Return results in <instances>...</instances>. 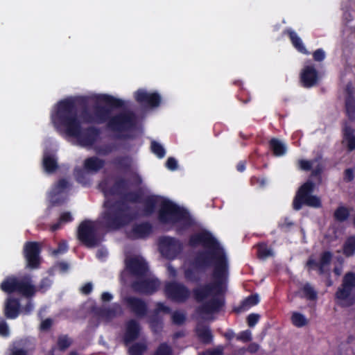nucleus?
<instances>
[{"label": "nucleus", "mask_w": 355, "mask_h": 355, "mask_svg": "<svg viewBox=\"0 0 355 355\" xmlns=\"http://www.w3.org/2000/svg\"><path fill=\"white\" fill-rule=\"evenodd\" d=\"M189 244L191 247L201 245L205 250L196 252L184 269V277L187 282L198 283L201 280V275L207 268L213 267V282L202 284L192 291L196 301L202 302L214 294L223 292L229 275L228 259L223 248L208 231L192 234Z\"/></svg>", "instance_id": "nucleus-1"}, {"label": "nucleus", "mask_w": 355, "mask_h": 355, "mask_svg": "<svg viewBox=\"0 0 355 355\" xmlns=\"http://www.w3.org/2000/svg\"><path fill=\"white\" fill-rule=\"evenodd\" d=\"M77 101L73 98L60 101L51 119L57 128H63L67 136L76 138L81 146H92L99 137L101 131L94 126L82 128L78 115Z\"/></svg>", "instance_id": "nucleus-2"}, {"label": "nucleus", "mask_w": 355, "mask_h": 355, "mask_svg": "<svg viewBox=\"0 0 355 355\" xmlns=\"http://www.w3.org/2000/svg\"><path fill=\"white\" fill-rule=\"evenodd\" d=\"M144 195L141 190L124 193L122 200L105 201V210L101 215V225L108 230H118L129 225L137 218L128 202L141 203Z\"/></svg>", "instance_id": "nucleus-3"}, {"label": "nucleus", "mask_w": 355, "mask_h": 355, "mask_svg": "<svg viewBox=\"0 0 355 355\" xmlns=\"http://www.w3.org/2000/svg\"><path fill=\"white\" fill-rule=\"evenodd\" d=\"M158 220L162 224L181 223L184 228L191 227L194 222L189 212L173 201L164 199L159 205Z\"/></svg>", "instance_id": "nucleus-4"}, {"label": "nucleus", "mask_w": 355, "mask_h": 355, "mask_svg": "<svg viewBox=\"0 0 355 355\" xmlns=\"http://www.w3.org/2000/svg\"><path fill=\"white\" fill-rule=\"evenodd\" d=\"M100 101L105 103L107 105H95L94 106V115L95 124H108L112 116L113 109H119L125 106V102L122 99L117 98L108 94H103L98 97Z\"/></svg>", "instance_id": "nucleus-5"}, {"label": "nucleus", "mask_w": 355, "mask_h": 355, "mask_svg": "<svg viewBox=\"0 0 355 355\" xmlns=\"http://www.w3.org/2000/svg\"><path fill=\"white\" fill-rule=\"evenodd\" d=\"M77 239L87 248H96L102 242L96 222L89 219L83 220L78 225Z\"/></svg>", "instance_id": "nucleus-6"}, {"label": "nucleus", "mask_w": 355, "mask_h": 355, "mask_svg": "<svg viewBox=\"0 0 355 355\" xmlns=\"http://www.w3.org/2000/svg\"><path fill=\"white\" fill-rule=\"evenodd\" d=\"M314 188L315 184L310 180L306 181L299 188L293 201V208L295 210L301 209L303 205L315 208L322 206L320 199L312 195Z\"/></svg>", "instance_id": "nucleus-7"}, {"label": "nucleus", "mask_w": 355, "mask_h": 355, "mask_svg": "<svg viewBox=\"0 0 355 355\" xmlns=\"http://www.w3.org/2000/svg\"><path fill=\"white\" fill-rule=\"evenodd\" d=\"M136 121V115L132 111H123L111 116L107 128L113 132L121 133L132 130Z\"/></svg>", "instance_id": "nucleus-8"}, {"label": "nucleus", "mask_w": 355, "mask_h": 355, "mask_svg": "<svg viewBox=\"0 0 355 355\" xmlns=\"http://www.w3.org/2000/svg\"><path fill=\"white\" fill-rule=\"evenodd\" d=\"M164 294L172 302L184 303L190 297L189 289L183 284L177 282H166L164 286Z\"/></svg>", "instance_id": "nucleus-9"}, {"label": "nucleus", "mask_w": 355, "mask_h": 355, "mask_svg": "<svg viewBox=\"0 0 355 355\" xmlns=\"http://www.w3.org/2000/svg\"><path fill=\"white\" fill-rule=\"evenodd\" d=\"M353 289H355V273L348 272L343 276L342 284L335 293L336 299L342 302H347V306L352 305L354 299L350 296Z\"/></svg>", "instance_id": "nucleus-10"}, {"label": "nucleus", "mask_w": 355, "mask_h": 355, "mask_svg": "<svg viewBox=\"0 0 355 355\" xmlns=\"http://www.w3.org/2000/svg\"><path fill=\"white\" fill-rule=\"evenodd\" d=\"M159 248L161 254L168 259H175L182 251V242L173 237L164 236L159 239Z\"/></svg>", "instance_id": "nucleus-11"}, {"label": "nucleus", "mask_w": 355, "mask_h": 355, "mask_svg": "<svg viewBox=\"0 0 355 355\" xmlns=\"http://www.w3.org/2000/svg\"><path fill=\"white\" fill-rule=\"evenodd\" d=\"M41 247L38 242L27 241L24 246V255L27 261V266L36 269L40 265Z\"/></svg>", "instance_id": "nucleus-12"}, {"label": "nucleus", "mask_w": 355, "mask_h": 355, "mask_svg": "<svg viewBox=\"0 0 355 355\" xmlns=\"http://www.w3.org/2000/svg\"><path fill=\"white\" fill-rule=\"evenodd\" d=\"M134 97L139 105L149 108L157 107L162 101V97L158 92L150 93L144 89H137Z\"/></svg>", "instance_id": "nucleus-13"}, {"label": "nucleus", "mask_w": 355, "mask_h": 355, "mask_svg": "<svg viewBox=\"0 0 355 355\" xmlns=\"http://www.w3.org/2000/svg\"><path fill=\"white\" fill-rule=\"evenodd\" d=\"M332 258L333 254L330 251H324L321 253L318 262L310 257L306 262L305 268L309 272L317 270L318 275H323L326 272V267L331 264Z\"/></svg>", "instance_id": "nucleus-14"}, {"label": "nucleus", "mask_w": 355, "mask_h": 355, "mask_svg": "<svg viewBox=\"0 0 355 355\" xmlns=\"http://www.w3.org/2000/svg\"><path fill=\"white\" fill-rule=\"evenodd\" d=\"M124 303L127 309L138 318H144L148 313L147 303L139 297L128 296L124 298Z\"/></svg>", "instance_id": "nucleus-15"}, {"label": "nucleus", "mask_w": 355, "mask_h": 355, "mask_svg": "<svg viewBox=\"0 0 355 355\" xmlns=\"http://www.w3.org/2000/svg\"><path fill=\"white\" fill-rule=\"evenodd\" d=\"M160 282L157 279H145L135 281L132 284V289L140 294L152 295L159 288Z\"/></svg>", "instance_id": "nucleus-16"}, {"label": "nucleus", "mask_w": 355, "mask_h": 355, "mask_svg": "<svg viewBox=\"0 0 355 355\" xmlns=\"http://www.w3.org/2000/svg\"><path fill=\"white\" fill-rule=\"evenodd\" d=\"M302 85L305 88H310L318 82V72L313 65L305 66L300 73Z\"/></svg>", "instance_id": "nucleus-17"}, {"label": "nucleus", "mask_w": 355, "mask_h": 355, "mask_svg": "<svg viewBox=\"0 0 355 355\" xmlns=\"http://www.w3.org/2000/svg\"><path fill=\"white\" fill-rule=\"evenodd\" d=\"M126 268L135 276H144L148 270L147 263L138 257H132L125 260Z\"/></svg>", "instance_id": "nucleus-18"}, {"label": "nucleus", "mask_w": 355, "mask_h": 355, "mask_svg": "<svg viewBox=\"0 0 355 355\" xmlns=\"http://www.w3.org/2000/svg\"><path fill=\"white\" fill-rule=\"evenodd\" d=\"M153 232V225L149 222H142L135 224L130 232L128 237L132 239H141L148 237Z\"/></svg>", "instance_id": "nucleus-19"}, {"label": "nucleus", "mask_w": 355, "mask_h": 355, "mask_svg": "<svg viewBox=\"0 0 355 355\" xmlns=\"http://www.w3.org/2000/svg\"><path fill=\"white\" fill-rule=\"evenodd\" d=\"M30 345L27 338L17 340L9 347L8 355H31L34 347H31Z\"/></svg>", "instance_id": "nucleus-20"}, {"label": "nucleus", "mask_w": 355, "mask_h": 355, "mask_svg": "<svg viewBox=\"0 0 355 355\" xmlns=\"http://www.w3.org/2000/svg\"><path fill=\"white\" fill-rule=\"evenodd\" d=\"M21 311L19 300L15 297H8L4 304L3 313L7 319L13 320L17 318Z\"/></svg>", "instance_id": "nucleus-21"}, {"label": "nucleus", "mask_w": 355, "mask_h": 355, "mask_svg": "<svg viewBox=\"0 0 355 355\" xmlns=\"http://www.w3.org/2000/svg\"><path fill=\"white\" fill-rule=\"evenodd\" d=\"M224 305V300L214 296L198 308V312L205 314L218 313L222 309Z\"/></svg>", "instance_id": "nucleus-22"}, {"label": "nucleus", "mask_w": 355, "mask_h": 355, "mask_svg": "<svg viewBox=\"0 0 355 355\" xmlns=\"http://www.w3.org/2000/svg\"><path fill=\"white\" fill-rule=\"evenodd\" d=\"M35 287L31 284V279L29 277L19 279L16 293L26 297H31L35 294Z\"/></svg>", "instance_id": "nucleus-23"}, {"label": "nucleus", "mask_w": 355, "mask_h": 355, "mask_svg": "<svg viewBox=\"0 0 355 355\" xmlns=\"http://www.w3.org/2000/svg\"><path fill=\"white\" fill-rule=\"evenodd\" d=\"M140 333V326L139 322L131 319L126 323V329L124 334V342L128 344L138 338Z\"/></svg>", "instance_id": "nucleus-24"}, {"label": "nucleus", "mask_w": 355, "mask_h": 355, "mask_svg": "<svg viewBox=\"0 0 355 355\" xmlns=\"http://www.w3.org/2000/svg\"><path fill=\"white\" fill-rule=\"evenodd\" d=\"M132 159L128 155H121L114 157L112 160V164L119 171L128 173L132 169Z\"/></svg>", "instance_id": "nucleus-25"}, {"label": "nucleus", "mask_w": 355, "mask_h": 355, "mask_svg": "<svg viewBox=\"0 0 355 355\" xmlns=\"http://www.w3.org/2000/svg\"><path fill=\"white\" fill-rule=\"evenodd\" d=\"M283 35H288L291 44L293 46L299 51L300 53L309 55V52L305 48L302 39L297 35L295 31H294L291 28H286L283 31Z\"/></svg>", "instance_id": "nucleus-26"}, {"label": "nucleus", "mask_w": 355, "mask_h": 355, "mask_svg": "<svg viewBox=\"0 0 355 355\" xmlns=\"http://www.w3.org/2000/svg\"><path fill=\"white\" fill-rule=\"evenodd\" d=\"M259 302V295L252 294L241 301V304L233 309V311L236 313H241L248 310L250 307L257 305Z\"/></svg>", "instance_id": "nucleus-27"}, {"label": "nucleus", "mask_w": 355, "mask_h": 355, "mask_svg": "<svg viewBox=\"0 0 355 355\" xmlns=\"http://www.w3.org/2000/svg\"><path fill=\"white\" fill-rule=\"evenodd\" d=\"M105 161L96 156L88 157L84 161V169L88 172H98L105 166Z\"/></svg>", "instance_id": "nucleus-28"}, {"label": "nucleus", "mask_w": 355, "mask_h": 355, "mask_svg": "<svg viewBox=\"0 0 355 355\" xmlns=\"http://www.w3.org/2000/svg\"><path fill=\"white\" fill-rule=\"evenodd\" d=\"M128 189L129 184L128 180L120 178L115 180L113 185L109 189V193L111 195L121 196L123 197Z\"/></svg>", "instance_id": "nucleus-29"}, {"label": "nucleus", "mask_w": 355, "mask_h": 355, "mask_svg": "<svg viewBox=\"0 0 355 355\" xmlns=\"http://www.w3.org/2000/svg\"><path fill=\"white\" fill-rule=\"evenodd\" d=\"M196 334L203 344H209L213 340V334L207 325L198 324L196 328Z\"/></svg>", "instance_id": "nucleus-30"}, {"label": "nucleus", "mask_w": 355, "mask_h": 355, "mask_svg": "<svg viewBox=\"0 0 355 355\" xmlns=\"http://www.w3.org/2000/svg\"><path fill=\"white\" fill-rule=\"evenodd\" d=\"M355 130L345 123L343 128V140L347 143V148L349 151L355 150Z\"/></svg>", "instance_id": "nucleus-31"}, {"label": "nucleus", "mask_w": 355, "mask_h": 355, "mask_svg": "<svg viewBox=\"0 0 355 355\" xmlns=\"http://www.w3.org/2000/svg\"><path fill=\"white\" fill-rule=\"evenodd\" d=\"M42 165L47 173H53L58 168V164L55 156L47 153L43 155Z\"/></svg>", "instance_id": "nucleus-32"}, {"label": "nucleus", "mask_w": 355, "mask_h": 355, "mask_svg": "<svg viewBox=\"0 0 355 355\" xmlns=\"http://www.w3.org/2000/svg\"><path fill=\"white\" fill-rule=\"evenodd\" d=\"M345 108L348 119L353 121L355 120V98L351 91H347L345 97Z\"/></svg>", "instance_id": "nucleus-33"}, {"label": "nucleus", "mask_w": 355, "mask_h": 355, "mask_svg": "<svg viewBox=\"0 0 355 355\" xmlns=\"http://www.w3.org/2000/svg\"><path fill=\"white\" fill-rule=\"evenodd\" d=\"M19 278L13 276H8L4 279L0 285V288L4 293L11 294L15 293Z\"/></svg>", "instance_id": "nucleus-34"}, {"label": "nucleus", "mask_w": 355, "mask_h": 355, "mask_svg": "<svg viewBox=\"0 0 355 355\" xmlns=\"http://www.w3.org/2000/svg\"><path fill=\"white\" fill-rule=\"evenodd\" d=\"M270 149L276 157L284 155L286 152V146L277 138H272L269 141Z\"/></svg>", "instance_id": "nucleus-35"}, {"label": "nucleus", "mask_w": 355, "mask_h": 355, "mask_svg": "<svg viewBox=\"0 0 355 355\" xmlns=\"http://www.w3.org/2000/svg\"><path fill=\"white\" fill-rule=\"evenodd\" d=\"M157 202V197L155 196H149L144 199L143 198L144 214L146 216L152 215L155 211Z\"/></svg>", "instance_id": "nucleus-36"}, {"label": "nucleus", "mask_w": 355, "mask_h": 355, "mask_svg": "<svg viewBox=\"0 0 355 355\" xmlns=\"http://www.w3.org/2000/svg\"><path fill=\"white\" fill-rule=\"evenodd\" d=\"M343 253L347 257H352L355 254V236L347 238L343 246Z\"/></svg>", "instance_id": "nucleus-37"}, {"label": "nucleus", "mask_w": 355, "mask_h": 355, "mask_svg": "<svg viewBox=\"0 0 355 355\" xmlns=\"http://www.w3.org/2000/svg\"><path fill=\"white\" fill-rule=\"evenodd\" d=\"M350 215L349 209L345 206L338 207L334 212V218L336 221L343 223L346 221Z\"/></svg>", "instance_id": "nucleus-38"}, {"label": "nucleus", "mask_w": 355, "mask_h": 355, "mask_svg": "<svg viewBox=\"0 0 355 355\" xmlns=\"http://www.w3.org/2000/svg\"><path fill=\"white\" fill-rule=\"evenodd\" d=\"M302 292L303 293L302 297H305L307 300L315 301L318 299L317 291L309 283H306L303 286Z\"/></svg>", "instance_id": "nucleus-39"}, {"label": "nucleus", "mask_w": 355, "mask_h": 355, "mask_svg": "<svg viewBox=\"0 0 355 355\" xmlns=\"http://www.w3.org/2000/svg\"><path fill=\"white\" fill-rule=\"evenodd\" d=\"M291 320L292 324L298 328L304 327L308 324V320L306 317L302 313L296 311L292 313Z\"/></svg>", "instance_id": "nucleus-40"}, {"label": "nucleus", "mask_w": 355, "mask_h": 355, "mask_svg": "<svg viewBox=\"0 0 355 355\" xmlns=\"http://www.w3.org/2000/svg\"><path fill=\"white\" fill-rule=\"evenodd\" d=\"M148 347L144 343H136L128 349V355H144Z\"/></svg>", "instance_id": "nucleus-41"}, {"label": "nucleus", "mask_w": 355, "mask_h": 355, "mask_svg": "<svg viewBox=\"0 0 355 355\" xmlns=\"http://www.w3.org/2000/svg\"><path fill=\"white\" fill-rule=\"evenodd\" d=\"M149 325L151 330L155 334L160 332L163 329L162 320L157 316H153L150 319Z\"/></svg>", "instance_id": "nucleus-42"}, {"label": "nucleus", "mask_w": 355, "mask_h": 355, "mask_svg": "<svg viewBox=\"0 0 355 355\" xmlns=\"http://www.w3.org/2000/svg\"><path fill=\"white\" fill-rule=\"evenodd\" d=\"M272 255V252L266 243H260L258 245L257 256L260 259H266Z\"/></svg>", "instance_id": "nucleus-43"}, {"label": "nucleus", "mask_w": 355, "mask_h": 355, "mask_svg": "<svg viewBox=\"0 0 355 355\" xmlns=\"http://www.w3.org/2000/svg\"><path fill=\"white\" fill-rule=\"evenodd\" d=\"M153 355H173V349L166 343H162L157 347Z\"/></svg>", "instance_id": "nucleus-44"}, {"label": "nucleus", "mask_w": 355, "mask_h": 355, "mask_svg": "<svg viewBox=\"0 0 355 355\" xmlns=\"http://www.w3.org/2000/svg\"><path fill=\"white\" fill-rule=\"evenodd\" d=\"M152 152L159 158H163L165 156L166 151L164 147L158 142L153 141L150 144Z\"/></svg>", "instance_id": "nucleus-45"}, {"label": "nucleus", "mask_w": 355, "mask_h": 355, "mask_svg": "<svg viewBox=\"0 0 355 355\" xmlns=\"http://www.w3.org/2000/svg\"><path fill=\"white\" fill-rule=\"evenodd\" d=\"M96 314L107 319H112L116 315L115 309L112 308H101L96 311Z\"/></svg>", "instance_id": "nucleus-46"}, {"label": "nucleus", "mask_w": 355, "mask_h": 355, "mask_svg": "<svg viewBox=\"0 0 355 355\" xmlns=\"http://www.w3.org/2000/svg\"><path fill=\"white\" fill-rule=\"evenodd\" d=\"M57 344L59 349L64 351L71 345V340L67 335H62L58 337Z\"/></svg>", "instance_id": "nucleus-47"}, {"label": "nucleus", "mask_w": 355, "mask_h": 355, "mask_svg": "<svg viewBox=\"0 0 355 355\" xmlns=\"http://www.w3.org/2000/svg\"><path fill=\"white\" fill-rule=\"evenodd\" d=\"M172 322L176 325H182L186 321V315L184 313H181L178 311H175L172 313L171 315Z\"/></svg>", "instance_id": "nucleus-48"}, {"label": "nucleus", "mask_w": 355, "mask_h": 355, "mask_svg": "<svg viewBox=\"0 0 355 355\" xmlns=\"http://www.w3.org/2000/svg\"><path fill=\"white\" fill-rule=\"evenodd\" d=\"M82 118L84 122L87 123H95L94 110L92 112L85 108L82 112Z\"/></svg>", "instance_id": "nucleus-49"}, {"label": "nucleus", "mask_w": 355, "mask_h": 355, "mask_svg": "<svg viewBox=\"0 0 355 355\" xmlns=\"http://www.w3.org/2000/svg\"><path fill=\"white\" fill-rule=\"evenodd\" d=\"M236 340L239 341H241L243 343H248V342L251 341V340H252L251 331L248 329L241 331L236 336Z\"/></svg>", "instance_id": "nucleus-50"}, {"label": "nucleus", "mask_w": 355, "mask_h": 355, "mask_svg": "<svg viewBox=\"0 0 355 355\" xmlns=\"http://www.w3.org/2000/svg\"><path fill=\"white\" fill-rule=\"evenodd\" d=\"M69 186V182L64 179L62 178L59 180L55 184V190L57 193H60L63 192L66 189H67Z\"/></svg>", "instance_id": "nucleus-51"}, {"label": "nucleus", "mask_w": 355, "mask_h": 355, "mask_svg": "<svg viewBox=\"0 0 355 355\" xmlns=\"http://www.w3.org/2000/svg\"><path fill=\"white\" fill-rule=\"evenodd\" d=\"M9 327L5 319L0 316V336L7 337L9 336Z\"/></svg>", "instance_id": "nucleus-52"}, {"label": "nucleus", "mask_w": 355, "mask_h": 355, "mask_svg": "<svg viewBox=\"0 0 355 355\" xmlns=\"http://www.w3.org/2000/svg\"><path fill=\"white\" fill-rule=\"evenodd\" d=\"M267 180L265 178H258L252 176L250 178V184L252 186L258 185L260 188H263L266 185Z\"/></svg>", "instance_id": "nucleus-53"}, {"label": "nucleus", "mask_w": 355, "mask_h": 355, "mask_svg": "<svg viewBox=\"0 0 355 355\" xmlns=\"http://www.w3.org/2000/svg\"><path fill=\"white\" fill-rule=\"evenodd\" d=\"M68 251V245L66 241H61L58 243V248L53 251L54 255L64 254Z\"/></svg>", "instance_id": "nucleus-54"}, {"label": "nucleus", "mask_w": 355, "mask_h": 355, "mask_svg": "<svg viewBox=\"0 0 355 355\" xmlns=\"http://www.w3.org/2000/svg\"><path fill=\"white\" fill-rule=\"evenodd\" d=\"M201 355H224V347L218 345L213 349L205 351Z\"/></svg>", "instance_id": "nucleus-55"}, {"label": "nucleus", "mask_w": 355, "mask_h": 355, "mask_svg": "<svg viewBox=\"0 0 355 355\" xmlns=\"http://www.w3.org/2000/svg\"><path fill=\"white\" fill-rule=\"evenodd\" d=\"M74 175L76 178V180L80 182L85 184L86 175L83 169L82 168H76L74 171Z\"/></svg>", "instance_id": "nucleus-56"}, {"label": "nucleus", "mask_w": 355, "mask_h": 355, "mask_svg": "<svg viewBox=\"0 0 355 355\" xmlns=\"http://www.w3.org/2000/svg\"><path fill=\"white\" fill-rule=\"evenodd\" d=\"M259 320V315L256 313H250L247 317V323L250 327H254Z\"/></svg>", "instance_id": "nucleus-57"}, {"label": "nucleus", "mask_w": 355, "mask_h": 355, "mask_svg": "<svg viewBox=\"0 0 355 355\" xmlns=\"http://www.w3.org/2000/svg\"><path fill=\"white\" fill-rule=\"evenodd\" d=\"M313 58L316 62H322L325 58V53L323 49H318L313 52Z\"/></svg>", "instance_id": "nucleus-58"}, {"label": "nucleus", "mask_w": 355, "mask_h": 355, "mask_svg": "<svg viewBox=\"0 0 355 355\" xmlns=\"http://www.w3.org/2000/svg\"><path fill=\"white\" fill-rule=\"evenodd\" d=\"M171 308L169 306H166L164 303H162V302L157 303L156 308H155V312L156 313H158L159 312H164V313H171Z\"/></svg>", "instance_id": "nucleus-59"}, {"label": "nucleus", "mask_w": 355, "mask_h": 355, "mask_svg": "<svg viewBox=\"0 0 355 355\" xmlns=\"http://www.w3.org/2000/svg\"><path fill=\"white\" fill-rule=\"evenodd\" d=\"M354 178V171L352 168H349L344 171L343 180L345 182H351Z\"/></svg>", "instance_id": "nucleus-60"}, {"label": "nucleus", "mask_w": 355, "mask_h": 355, "mask_svg": "<svg viewBox=\"0 0 355 355\" xmlns=\"http://www.w3.org/2000/svg\"><path fill=\"white\" fill-rule=\"evenodd\" d=\"M166 166L171 171H175L178 168V162L174 157H168L166 162Z\"/></svg>", "instance_id": "nucleus-61"}, {"label": "nucleus", "mask_w": 355, "mask_h": 355, "mask_svg": "<svg viewBox=\"0 0 355 355\" xmlns=\"http://www.w3.org/2000/svg\"><path fill=\"white\" fill-rule=\"evenodd\" d=\"M59 220L62 223H69L73 220V217L70 212L65 211L60 214Z\"/></svg>", "instance_id": "nucleus-62"}, {"label": "nucleus", "mask_w": 355, "mask_h": 355, "mask_svg": "<svg viewBox=\"0 0 355 355\" xmlns=\"http://www.w3.org/2000/svg\"><path fill=\"white\" fill-rule=\"evenodd\" d=\"M300 168L303 171H310L312 168V163L311 161L300 159L299 161Z\"/></svg>", "instance_id": "nucleus-63"}, {"label": "nucleus", "mask_w": 355, "mask_h": 355, "mask_svg": "<svg viewBox=\"0 0 355 355\" xmlns=\"http://www.w3.org/2000/svg\"><path fill=\"white\" fill-rule=\"evenodd\" d=\"M34 306L31 300H29L27 303L25 304V306L22 308L21 312L24 314L28 315L30 314L33 310Z\"/></svg>", "instance_id": "nucleus-64"}]
</instances>
